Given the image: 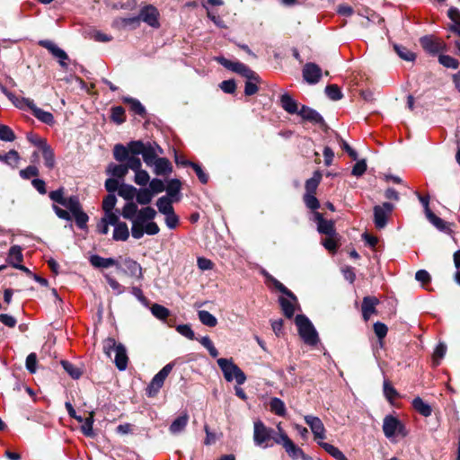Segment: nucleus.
Returning a JSON list of instances; mask_svg holds the SVG:
<instances>
[{"label": "nucleus", "instance_id": "nucleus-1", "mask_svg": "<svg viewBox=\"0 0 460 460\" xmlns=\"http://www.w3.org/2000/svg\"><path fill=\"white\" fill-rule=\"evenodd\" d=\"M119 195L128 200L124 205L121 216L132 222L131 234L135 239H140L145 234L155 235L159 233L160 228L152 220L156 216V211L151 207H145L138 209L137 205L132 201L136 196L137 189L128 184H122L118 189Z\"/></svg>", "mask_w": 460, "mask_h": 460}, {"label": "nucleus", "instance_id": "nucleus-2", "mask_svg": "<svg viewBox=\"0 0 460 460\" xmlns=\"http://www.w3.org/2000/svg\"><path fill=\"white\" fill-rule=\"evenodd\" d=\"M274 430L266 427L262 421L256 420L253 424V440L258 447L266 448L272 447L274 443L280 444V438L273 436Z\"/></svg>", "mask_w": 460, "mask_h": 460}, {"label": "nucleus", "instance_id": "nucleus-3", "mask_svg": "<svg viewBox=\"0 0 460 460\" xmlns=\"http://www.w3.org/2000/svg\"><path fill=\"white\" fill-rule=\"evenodd\" d=\"M296 324L298 328L299 335L305 343L311 346L317 344L319 341L318 334L308 318L305 315L298 314L296 317Z\"/></svg>", "mask_w": 460, "mask_h": 460}, {"label": "nucleus", "instance_id": "nucleus-4", "mask_svg": "<svg viewBox=\"0 0 460 460\" xmlns=\"http://www.w3.org/2000/svg\"><path fill=\"white\" fill-rule=\"evenodd\" d=\"M217 364L223 371L225 378L228 382H231L234 379H235L238 385H242L245 382L246 376L244 373L231 359L218 358Z\"/></svg>", "mask_w": 460, "mask_h": 460}, {"label": "nucleus", "instance_id": "nucleus-5", "mask_svg": "<svg viewBox=\"0 0 460 460\" xmlns=\"http://www.w3.org/2000/svg\"><path fill=\"white\" fill-rule=\"evenodd\" d=\"M394 209V205L389 202H384L373 208L374 224L377 229H383L386 226Z\"/></svg>", "mask_w": 460, "mask_h": 460}, {"label": "nucleus", "instance_id": "nucleus-6", "mask_svg": "<svg viewBox=\"0 0 460 460\" xmlns=\"http://www.w3.org/2000/svg\"><path fill=\"white\" fill-rule=\"evenodd\" d=\"M423 49L431 55H437L447 50V44L439 38L433 35H426L420 39Z\"/></svg>", "mask_w": 460, "mask_h": 460}, {"label": "nucleus", "instance_id": "nucleus-7", "mask_svg": "<svg viewBox=\"0 0 460 460\" xmlns=\"http://www.w3.org/2000/svg\"><path fill=\"white\" fill-rule=\"evenodd\" d=\"M383 431L386 438H390L395 435H402L405 437L407 432L405 431L404 426L395 417L387 415L384 419Z\"/></svg>", "mask_w": 460, "mask_h": 460}, {"label": "nucleus", "instance_id": "nucleus-8", "mask_svg": "<svg viewBox=\"0 0 460 460\" xmlns=\"http://www.w3.org/2000/svg\"><path fill=\"white\" fill-rule=\"evenodd\" d=\"M172 369V365L167 364L153 377L146 389V394L149 397H154L158 394L159 390L162 388L164 383V380L169 376Z\"/></svg>", "mask_w": 460, "mask_h": 460}, {"label": "nucleus", "instance_id": "nucleus-9", "mask_svg": "<svg viewBox=\"0 0 460 460\" xmlns=\"http://www.w3.org/2000/svg\"><path fill=\"white\" fill-rule=\"evenodd\" d=\"M220 64H222L225 67L244 76L249 80H253L255 82H259V76L250 69L247 66L240 62H232L224 58H218Z\"/></svg>", "mask_w": 460, "mask_h": 460}, {"label": "nucleus", "instance_id": "nucleus-10", "mask_svg": "<svg viewBox=\"0 0 460 460\" xmlns=\"http://www.w3.org/2000/svg\"><path fill=\"white\" fill-rule=\"evenodd\" d=\"M139 20L147 23L149 26L153 28H159L160 22V13L157 8L152 4H147L142 7L139 11L138 15Z\"/></svg>", "mask_w": 460, "mask_h": 460}, {"label": "nucleus", "instance_id": "nucleus-11", "mask_svg": "<svg viewBox=\"0 0 460 460\" xmlns=\"http://www.w3.org/2000/svg\"><path fill=\"white\" fill-rule=\"evenodd\" d=\"M279 431L280 444L283 445L287 453L294 459H298L300 456H304V452L301 448L297 447L288 435L282 430L280 425L278 426Z\"/></svg>", "mask_w": 460, "mask_h": 460}, {"label": "nucleus", "instance_id": "nucleus-12", "mask_svg": "<svg viewBox=\"0 0 460 460\" xmlns=\"http://www.w3.org/2000/svg\"><path fill=\"white\" fill-rule=\"evenodd\" d=\"M303 77L310 84H317L322 77V69L315 63H306L303 67Z\"/></svg>", "mask_w": 460, "mask_h": 460}, {"label": "nucleus", "instance_id": "nucleus-13", "mask_svg": "<svg viewBox=\"0 0 460 460\" xmlns=\"http://www.w3.org/2000/svg\"><path fill=\"white\" fill-rule=\"evenodd\" d=\"M305 423L310 427L314 439H324L325 438V429L323 421L315 416L306 415L305 416Z\"/></svg>", "mask_w": 460, "mask_h": 460}, {"label": "nucleus", "instance_id": "nucleus-14", "mask_svg": "<svg viewBox=\"0 0 460 460\" xmlns=\"http://www.w3.org/2000/svg\"><path fill=\"white\" fill-rule=\"evenodd\" d=\"M163 153L164 150L157 144L147 143V146L142 154V157L147 166H152L159 158L158 156Z\"/></svg>", "mask_w": 460, "mask_h": 460}, {"label": "nucleus", "instance_id": "nucleus-15", "mask_svg": "<svg viewBox=\"0 0 460 460\" xmlns=\"http://www.w3.org/2000/svg\"><path fill=\"white\" fill-rule=\"evenodd\" d=\"M40 45L47 49L56 58H58L61 66H66L65 61L68 59L67 54L59 47H58L53 41L40 40Z\"/></svg>", "mask_w": 460, "mask_h": 460}, {"label": "nucleus", "instance_id": "nucleus-16", "mask_svg": "<svg viewBox=\"0 0 460 460\" xmlns=\"http://www.w3.org/2000/svg\"><path fill=\"white\" fill-rule=\"evenodd\" d=\"M314 219L317 222V230L321 234H324L327 236H336L334 223L331 220H325L323 215L319 212L314 213Z\"/></svg>", "mask_w": 460, "mask_h": 460}, {"label": "nucleus", "instance_id": "nucleus-17", "mask_svg": "<svg viewBox=\"0 0 460 460\" xmlns=\"http://www.w3.org/2000/svg\"><path fill=\"white\" fill-rule=\"evenodd\" d=\"M22 102L26 104L28 108H30L32 111L33 115L42 122L49 125L54 122L53 115L49 111H45L38 108L31 100L22 98Z\"/></svg>", "mask_w": 460, "mask_h": 460}, {"label": "nucleus", "instance_id": "nucleus-18", "mask_svg": "<svg viewBox=\"0 0 460 460\" xmlns=\"http://www.w3.org/2000/svg\"><path fill=\"white\" fill-rule=\"evenodd\" d=\"M34 145L40 148L46 166L49 169H53L55 166L54 152L47 144L46 140L38 139V142H34Z\"/></svg>", "mask_w": 460, "mask_h": 460}, {"label": "nucleus", "instance_id": "nucleus-19", "mask_svg": "<svg viewBox=\"0 0 460 460\" xmlns=\"http://www.w3.org/2000/svg\"><path fill=\"white\" fill-rule=\"evenodd\" d=\"M379 300L375 296H365L362 302V315L365 321H367L372 314H376V306Z\"/></svg>", "mask_w": 460, "mask_h": 460}, {"label": "nucleus", "instance_id": "nucleus-20", "mask_svg": "<svg viewBox=\"0 0 460 460\" xmlns=\"http://www.w3.org/2000/svg\"><path fill=\"white\" fill-rule=\"evenodd\" d=\"M152 166H154V172L156 175H165L172 171L170 161L164 157H159Z\"/></svg>", "mask_w": 460, "mask_h": 460}, {"label": "nucleus", "instance_id": "nucleus-21", "mask_svg": "<svg viewBox=\"0 0 460 460\" xmlns=\"http://www.w3.org/2000/svg\"><path fill=\"white\" fill-rule=\"evenodd\" d=\"M280 105L289 114H296L299 111L298 103L288 93L280 96Z\"/></svg>", "mask_w": 460, "mask_h": 460}, {"label": "nucleus", "instance_id": "nucleus-22", "mask_svg": "<svg viewBox=\"0 0 460 460\" xmlns=\"http://www.w3.org/2000/svg\"><path fill=\"white\" fill-rule=\"evenodd\" d=\"M297 114H299L304 119L314 123H321L323 121V118L317 111L304 105L298 111Z\"/></svg>", "mask_w": 460, "mask_h": 460}, {"label": "nucleus", "instance_id": "nucleus-23", "mask_svg": "<svg viewBox=\"0 0 460 460\" xmlns=\"http://www.w3.org/2000/svg\"><path fill=\"white\" fill-rule=\"evenodd\" d=\"M115 352L116 355L114 362L116 367L119 370L126 369L128 366V356L125 347L121 343H119V346L117 347V350Z\"/></svg>", "mask_w": 460, "mask_h": 460}, {"label": "nucleus", "instance_id": "nucleus-24", "mask_svg": "<svg viewBox=\"0 0 460 460\" xmlns=\"http://www.w3.org/2000/svg\"><path fill=\"white\" fill-rule=\"evenodd\" d=\"M124 264L126 266V272L128 273L130 276L135 277L137 279L143 278L142 268L140 264L137 263L136 261L127 259L125 260Z\"/></svg>", "mask_w": 460, "mask_h": 460}, {"label": "nucleus", "instance_id": "nucleus-25", "mask_svg": "<svg viewBox=\"0 0 460 460\" xmlns=\"http://www.w3.org/2000/svg\"><path fill=\"white\" fill-rule=\"evenodd\" d=\"M322 180V173L320 171H315L313 176L306 180L305 183V193L315 194L317 187Z\"/></svg>", "mask_w": 460, "mask_h": 460}, {"label": "nucleus", "instance_id": "nucleus-26", "mask_svg": "<svg viewBox=\"0 0 460 460\" xmlns=\"http://www.w3.org/2000/svg\"><path fill=\"white\" fill-rule=\"evenodd\" d=\"M189 421V415L187 413H183L178 418H176L172 423L170 426V431L172 434H178L181 432L185 427L187 426V423Z\"/></svg>", "mask_w": 460, "mask_h": 460}, {"label": "nucleus", "instance_id": "nucleus-27", "mask_svg": "<svg viewBox=\"0 0 460 460\" xmlns=\"http://www.w3.org/2000/svg\"><path fill=\"white\" fill-rule=\"evenodd\" d=\"M113 239L115 241H127L129 237V231L125 222L117 224L113 231Z\"/></svg>", "mask_w": 460, "mask_h": 460}, {"label": "nucleus", "instance_id": "nucleus-28", "mask_svg": "<svg viewBox=\"0 0 460 460\" xmlns=\"http://www.w3.org/2000/svg\"><path fill=\"white\" fill-rule=\"evenodd\" d=\"M22 258L23 257L21 247H11V249L9 250L7 261L11 265H13V267L16 268L17 266H19L22 261Z\"/></svg>", "mask_w": 460, "mask_h": 460}, {"label": "nucleus", "instance_id": "nucleus-29", "mask_svg": "<svg viewBox=\"0 0 460 460\" xmlns=\"http://www.w3.org/2000/svg\"><path fill=\"white\" fill-rule=\"evenodd\" d=\"M181 187V182L178 179L171 180L166 187V191L170 199L178 201L179 198L177 195L179 194Z\"/></svg>", "mask_w": 460, "mask_h": 460}, {"label": "nucleus", "instance_id": "nucleus-30", "mask_svg": "<svg viewBox=\"0 0 460 460\" xmlns=\"http://www.w3.org/2000/svg\"><path fill=\"white\" fill-rule=\"evenodd\" d=\"M173 201H174L173 199H172L166 196L159 198L156 202L158 210L161 213H163L164 215H167V214L173 212V208L172 206V203Z\"/></svg>", "mask_w": 460, "mask_h": 460}, {"label": "nucleus", "instance_id": "nucleus-31", "mask_svg": "<svg viewBox=\"0 0 460 460\" xmlns=\"http://www.w3.org/2000/svg\"><path fill=\"white\" fill-rule=\"evenodd\" d=\"M279 301L281 310H282L284 315L288 318L293 317V315L295 314L294 302L296 300H293V299L290 300V299H288L285 297H279Z\"/></svg>", "mask_w": 460, "mask_h": 460}, {"label": "nucleus", "instance_id": "nucleus-32", "mask_svg": "<svg viewBox=\"0 0 460 460\" xmlns=\"http://www.w3.org/2000/svg\"><path fill=\"white\" fill-rule=\"evenodd\" d=\"M412 405L420 414L425 417H429L431 415V407L428 403H426L421 398H415L412 402Z\"/></svg>", "mask_w": 460, "mask_h": 460}, {"label": "nucleus", "instance_id": "nucleus-33", "mask_svg": "<svg viewBox=\"0 0 460 460\" xmlns=\"http://www.w3.org/2000/svg\"><path fill=\"white\" fill-rule=\"evenodd\" d=\"M153 196L154 195L149 189H139L137 190L136 199L140 205H148L152 201Z\"/></svg>", "mask_w": 460, "mask_h": 460}, {"label": "nucleus", "instance_id": "nucleus-34", "mask_svg": "<svg viewBox=\"0 0 460 460\" xmlns=\"http://www.w3.org/2000/svg\"><path fill=\"white\" fill-rule=\"evenodd\" d=\"M91 263L94 267L109 268L117 265V261L112 258H102L98 255L92 256Z\"/></svg>", "mask_w": 460, "mask_h": 460}, {"label": "nucleus", "instance_id": "nucleus-35", "mask_svg": "<svg viewBox=\"0 0 460 460\" xmlns=\"http://www.w3.org/2000/svg\"><path fill=\"white\" fill-rule=\"evenodd\" d=\"M319 445L336 460H347L345 455L338 447L324 442H319Z\"/></svg>", "mask_w": 460, "mask_h": 460}, {"label": "nucleus", "instance_id": "nucleus-36", "mask_svg": "<svg viewBox=\"0 0 460 460\" xmlns=\"http://www.w3.org/2000/svg\"><path fill=\"white\" fill-rule=\"evenodd\" d=\"M270 408L272 412L279 416L286 415V406L283 401L279 398H272L270 402Z\"/></svg>", "mask_w": 460, "mask_h": 460}, {"label": "nucleus", "instance_id": "nucleus-37", "mask_svg": "<svg viewBox=\"0 0 460 460\" xmlns=\"http://www.w3.org/2000/svg\"><path fill=\"white\" fill-rule=\"evenodd\" d=\"M199 319L204 325L209 327H215L217 324V318L205 310L199 311Z\"/></svg>", "mask_w": 460, "mask_h": 460}, {"label": "nucleus", "instance_id": "nucleus-38", "mask_svg": "<svg viewBox=\"0 0 460 460\" xmlns=\"http://www.w3.org/2000/svg\"><path fill=\"white\" fill-rule=\"evenodd\" d=\"M1 161L4 162L6 164L12 166L13 168H17L18 163L20 161V155L17 151L10 150L5 155H2Z\"/></svg>", "mask_w": 460, "mask_h": 460}, {"label": "nucleus", "instance_id": "nucleus-39", "mask_svg": "<svg viewBox=\"0 0 460 460\" xmlns=\"http://www.w3.org/2000/svg\"><path fill=\"white\" fill-rule=\"evenodd\" d=\"M93 414V411L89 412V416L84 420V424L81 427L84 435L89 438H93L94 436L93 430V424L94 421Z\"/></svg>", "mask_w": 460, "mask_h": 460}, {"label": "nucleus", "instance_id": "nucleus-40", "mask_svg": "<svg viewBox=\"0 0 460 460\" xmlns=\"http://www.w3.org/2000/svg\"><path fill=\"white\" fill-rule=\"evenodd\" d=\"M124 102L129 104L130 110L136 114L140 116H144L146 114V109L139 101L133 98H125Z\"/></svg>", "mask_w": 460, "mask_h": 460}, {"label": "nucleus", "instance_id": "nucleus-41", "mask_svg": "<svg viewBox=\"0 0 460 460\" xmlns=\"http://www.w3.org/2000/svg\"><path fill=\"white\" fill-rule=\"evenodd\" d=\"M111 119L116 124H122L126 120L125 110L121 106H116L111 109Z\"/></svg>", "mask_w": 460, "mask_h": 460}, {"label": "nucleus", "instance_id": "nucleus-42", "mask_svg": "<svg viewBox=\"0 0 460 460\" xmlns=\"http://www.w3.org/2000/svg\"><path fill=\"white\" fill-rule=\"evenodd\" d=\"M152 314L160 320H165L170 315V311L164 305L155 304L151 307Z\"/></svg>", "mask_w": 460, "mask_h": 460}, {"label": "nucleus", "instance_id": "nucleus-43", "mask_svg": "<svg viewBox=\"0 0 460 460\" xmlns=\"http://www.w3.org/2000/svg\"><path fill=\"white\" fill-rule=\"evenodd\" d=\"M438 61L442 66H444L447 68L456 69L459 66V62L456 58L448 55L440 54L438 56Z\"/></svg>", "mask_w": 460, "mask_h": 460}, {"label": "nucleus", "instance_id": "nucleus-44", "mask_svg": "<svg viewBox=\"0 0 460 460\" xmlns=\"http://www.w3.org/2000/svg\"><path fill=\"white\" fill-rule=\"evenodd\" d=\"M61 365L63 366L66 372L74 379H77L81 376L82 371L80 370V368L74 366L72 363L63 360L61 362Z\"/></svg>", "mask_w": 460, "mask_h": 460}, {"label": "nucleus", "instance_id": "nucleus-45", "mask_svg": "<svg viewBox=\"0 0 460 460\" xmlns=\"http://www.w3.org/2000/svg\"><path fill=\"white\" fill-rule=\"evenodd\" d=\"M107 172L115 177L123 178L128 173V167L122 164H111Z\"/></svg>", "mask_w": 460, "mask_h": 460}, {"label": "nucleus", "instance_id": "nucleus-46", "mask_svg": "<svg viewBox=\"0 0 460 460\" xmlns=\"http://www.w3.org/2000/svg\"><path fill=\"white\" fill-rule=\"evenodd\" d=\"M384 394L385 398L392 403L394 399H396L399 394L397 391L394 388L391 383L387 380L384 382Z\"/></svg>", "mask_w": 460, "mask_h": 460}, {"label": "nucleus", "instance_id": "nucleus-47", "mask_svg": "<svg viewBox=\"0 0 460 460\" xmlns=\"http://www.w3.org/2000/svg\"><path fill=\"white\" fill-rule=\"evenodd\" d=\"M394 50L401 58L406 61H412L415 59V54L403 46L394 45Z\"/></svg>", "mask_w": 460, "mask_h": 460}, {"label": "nucleus", "instance_id": "nucleus-48", "mask_svg": "<svg viewBox=\"0 0 460 460\" xmlns=\"http://www.w3.org/2000/svg\"><path fill=\"white\" fill-rule=\"evenodd\" d=\"M147 143L145 144L142 141H132L128 144V151L132 154V155H142L144 150L146 149Z\"/></svg>", "mask_w": 460, "mask_h": 460}, {"label": "nucleus", "instance_id": "nucleus-49", "mask_svg": "<svg viewBox=\"0 0 460 460\" xmlns=\"http://www.w3.org/2000/svg\"><path fill=\"white\" fill-rule=\"evenodd\" d=\"M325 93L327 96L332 101H338L342 98L341 91L336 84L326 86Z\"/></svg>", "mask_w": 460, "mask_h": 460}, {"label": "nucleus", "instance_id": "nucleus-50", "mask_svg": "<svg viewBox=\"0 0 460 460\" xmlns=\"http://www.w3.org/2000/svg\"><path fill=\"white\" fill-rule=\"evenodd\" d=\"M15 139L13 131L6 125L0 124V140L12 142Z\"/></svg>", "mask_w": 460, "mask_h": 460}, {"label": "nucleus", "instance_id": "nucleus-51", "mask_svg": "<svg viewBox=\"0 0 460 460\" xmlns=\"http://www.w3.org/2000/svg\"><path fill=\"white\" fill-rule=\"evenodd\" d=\"M150 180L148 172L145 170L139 169L135 172V182L139 186H145Z\"/></svg>", "mask_w": 460, "mask_h": 460}, {"label": "nucleus", "instance_id": "nucleus-52", "mask_svg": "<svg viewBox=\"0 0 460 460\" xmlns=\"http://www.w3.org/2000/svg\"><path fill=\"white\" fill-rule=\"evenodd\" d=\"M63 206L69 209L72 214L82 209L79 200L76 197H70L66 199Z\"/></svg>", "mask_w": 460, "mask_h": 460}, {"label": "nucleus", "instance_id": "nucleus-53", "mask_svg": "<svg viewBox=\"0 0 460 460\" xmlns=\"http://www.w3.org/2000/svg\"><path fill=\"white\" fill-rule=\"evenodd\" d=\"M128 147H125L121 145H117L114 147V157L117 161L122 162L128 157Z\"/></svg>", "mask_w": 460, "mask_h": 460}, {"label": "nucleus", "instance_id": "nucleus-54", "mask_svg": "<svg viewBox=\"0 0 460 460\" xmlns=\"http://www.w3.org/2000/svg\"><path fill=\"white\" fill-rule=\"evenodd\" d=\"M118 346L119 343L113 338L109 337L103 341V351L109 358L111 357L112 350H117Z\"/></svg>", "mask_w": 460, "mask_h": 460}, {"label": "nucleus", "instance_id": "nucleus-55", "mask_svg": "<svg viewBox=\"0 0 460 460\" xmlns=\"http://www.w3.org/2000/svg\"><path fill=\"white\" fill-rule=\"evenodd\" d=\"M303 199L306 207L309 208L310 209L315 210L320 207V203L318 199L315 198L314 194L305 193Z\"/></svg>", "mask_w": 460, "mask_h": 460}, {"label": "nucleus", "instance_id": "nucleus-56", "mask_svg": "<svg viewBox=\"0 0 460 460\" xmlns=\"http://www.w3.org/2000/svg\"><path fill=\"white\" fill-rule=\"evenodd\" d=\"M426 217L438 229L444 230L447 228L444 220L436 216L432 211H429V213L426 214Z\"/></svg>", "mask_w": 460, "mask_h": 460}, {"label": "nucleus", "instance_id": "nucleus-57", "mask_svg": "<svg viewBox=\"0 0 460 460\" xmlns=\"http://www.w3.org/2000/svg\"><path fill=\"white\" fill-rule=\"evenodd\" d=\"M270 279L272 282L275 288H277L279 292H281L284 295H287L293 300H296L295 295L290 290H288L281 282H279L278 279L272 277H270Z\"/></svg>", "mask_w": 460, "mask_h": 460}, {"label": "nucleus", "instance_id": "nucleus-58", "mask_svg": "<svg viewBox=\"0 0 460 460\" xmlns=\"http://www.w3.org/2000/svg\"><path fill=\"white\" fill-rule=\"evenodd\" d=\"M117 202V199L114 194L107 195L102 201V209L104 212L112 211Z\"/></svg>", "mask_w": 460, "mask_h": 460}, {"label": "nucleus", "instance_id": "nucleus-59", "mask_svg": "<svg viewBox=\"0 0 460 460\" xmlns=\"http://www.w3.org/2000/svg\"><path fill=\"white\" fill-rule=\"evenodd\" d=\"M126 160H127V164L125 165L128 167V170L130 169L134 172H137L139 169H141V166H142L141 161L136 155H131V156L128 155V157Z\"/></svg>", "mask_w": 460, "mask_h": 460}, {"label": "nucleus", "instance_id": "nucleus-60", "mask_svg": "<svg viewBox=\"0 0 460 460\" xmlns=\"http://www.w3.org/2000/svg\"><path fill=\"white\" fill-rule=\"evenodd\" d=\"M177 332L190 340L195 339L194 332L188 324H181L176 327Z\"/></svg>", "mask_w": 460, "mask_h": 460}, {"label": "nucleus", "instance_id": "nucleus-61", "mask_svg": "<svg viewBox=\"0 0 460 460\" xmlns=\"http://www.w3.org/2000/svg\"><path fill=\"white\" fill-rule=\"evenodd\" d=\"M77 226L80 228H84L88 221V216L81 209L78 212L73 214Z\"/></svg>", "mask_w": 460, "mask_h": 460}, {"label": "nucleus", "instance_id": "nucleus-62", "mask_svg": "<svg viewBox=\"0 0 460 460\" xmlns=\"http://www.w3.org/2000/svg\"><path fill=\"white\" fill-rule=\"evenodd\" d=\"M148 189L152 191V193L154 195V194L160 193V192L164 191V184L163 181H161L159 179H153L150 181Z\"/></svg>", "mask_w": 460, "mask_h": 460}, {"label": "nucleus", "instance_id": "nucleus-63", "mask_svg": "<svg viewBox=\"0 0 460 460\" xmlns=\"http://www.w3.org/2000/svg\"><path fill=\"white\" fill-rule=\"evenodd\" d=\"M49 198H50L53 201H55V202L58 203V204H60V205H62V206L65 204V201H66V199L64 197V190H63V188H60V189H58V190H57L51 191V192L49 193Z\"/></svg>", "mask_w": 460, "mask_h": 460}, {"label": "nucleus", "instance_id": "nucleus-64", "mask_svg": "<svg viewBox=\"0 0 460 460\" xmlns=\"http://www.w3.org/2000/svg\"><path fill=\"white\" fill-rule=\"evenodd\" d=\"M387 331V326L383 323L377 322L374 324V332L380 340L386 336Z\"/></svg>", "mask_w": 460, "mask_h": 460}]
</instances>
